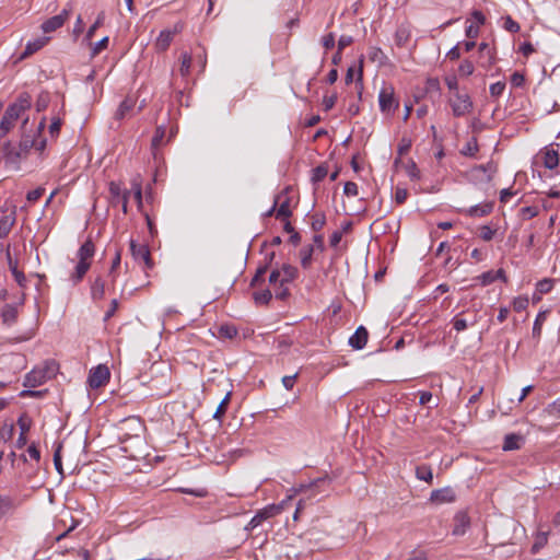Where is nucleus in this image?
<instances>
[{
    "mask_svg": "<svg viewBox=\"0 0 560 560\" xmlns=\"http://www.w3.org/2000/svg\"><path fill=\"white\" fill-rule=\"evenodd\" d=\"M61 444H58V446L56 447L55 452H54V465H55V468L56 470L61 475L63 476V469H62V462H61Z\"/></svg>",
    "mask_w": 560,
    "mask_h": 560,
    "instance_id": "46",
    "label": "nucleus"
},
{
    "mask_svg": "<svg viewBox=\"0 0 560 560\" xmlns=\"http://www.w3.org/2000/svg\"><path fill=\"white\" fill-rule=\"evenodd\" d=\"M253 299L258 305H266L272 299V293L269 289H265L261 291H256L253 293Z\"/></svg>",
    "mask_w": 560,
    "mask_h": 560,
    "instance_id": "35",
    "label": "nucleus"
},
{
    "mask_svg": "<svg viewBox=\"0 0 560 560\" xmlns=\"http://www.w3.org/2000/svg\"><path fill=\"white\" fill-rule=\"evenodd\" d=\"M18 308L12 304H5L1 311L2 323L12 326L18 319Z\"/></svg>",
    "mask_w": 560,
    "mask_h": 560,
    "instance_id": "22",
    "label": "nucleus"
},
{
    "mask_svg": "<svg viewBox=\"0 0 560 560\" xmlns=\"http://www.w3.org/2000/svg\"><path fill=\"white\" fill-rule=\"evenodd\" d=\"M475 67L470 60H463L458 67V73L462 77H469L474 73Z\"/></svg>",
    "mask_w": 560,
    "mask_h": 560,
    "instance_id": "43",
    "label": "nucleus"
},
{
    "mask_svg": "<svg viewBox=\"0 0 560 560\" xmlns=\"http://www.w3.org/2000/svg\"><path fill=\"white\" fill-rule=\"evenodd\" d=\"M464 314L460 313L458 315H456L455 317H453L452 319V324H453V327L456 331H463L465 329L468 328V326H474L476 323H477V319L474 318L472 320L468 322L466 318H463L462 315Z\"/></svg>",
    "mask_w": 560,
    "mask_h": 560,
    "instance_id": "30",
    "label": "nucleus"
},
{
    "mask_svg": "<svg viewBox=\"0 0 560 560\" xmlns=\"http://www.w3.org/2000/svg\"><path fill=\"white\" fill-rule=\"evenodd\" d=\"M495 234V230H493L491 226L489 225H482L480 228V237L481 240H483L485 242H490L493 236Z\"/></svg>",
    "mask_w": 560,
    "mask_h": 560,
    "instance_id": "56",
    "label": "nucleus"
},
{
    "mask_svg": "<svg viewBox=\"0 0 560 560\" xmlns=\"http://www.w3.org/2000/svg\"><path fill=\"white\" fill-rule=\"evenodd\" d=\"M166 129L164 126H158L152 138L151 147L153 150L154 156L156 155L155 151L163 144V140L165 137Z\"/></svg>",
    "mask_w": 560,
    "mask_h": 560,
    "instance_id": "32",
    "label": "nucleus"
},
{
    "mask_svg": "<svg viewBox=\"0 0 560 560\" xmlns=\"http://www.w3.org/2000/svg\"><path fill=\"white\" fill-rule=\"evenodd\" d=\"M105 19V14L101 12L96 19V21L89 27L86 32V39H91L95 33V31L103 25Z\"/></svg>",
    "mask_w": 560,
    "mask_h": 560,
    "instance_id": "44",
    "label": "nucleus"
},
{
    "mask_svg": "<svg viewBox=\"0 0 560 560\" xmlns=\"http://www.w3.org/2000/svg\"><path fill=\"white\" fill-rule=\"evenodd\" d=\"M16 221L15 210L4 213L0 219V238H4L11 232Z\"/></svg>",
    "mask_w": 560,
    "mask_h": 560,
    "instance_id": "17",
    "label": "nucleus"
},
{
    "mask_svg": "<svg viewBox=\"0 0 560 560\" xmlns=\"http://www.w3.org/2000/svg\"><path fill=\"white\" fill-rule=\"evenodd\" d=\"M273 288H275V296L278 300L283 301L290 295V292H289V289L287 285H281V283H280Z\"/></svg>",
    "mask_w": 560,
    "mask_h": 560,
    "instance_id": "57",
    "label": "nucleus"
},
{
    "mask_svg": "<svg viewBox=\"0 0 560 560\" xmlns=\"http://www.w3.org/2000/svg\"><path fill=\"white\" fill-rule=\"evenodd\" d=\"M505 90V83L502 81L492 83L489 88L490 95L493 97H499L503 94Z\"/></svg>",
    "mask_w": 560,
    "mask_h": 560,
    "instance_id": "50",
    "label": "nucleus"
},
{
    "mask_svg": "<svg viewBox=\"0 0 560 560\" xmlns=\"http://www.w3.org/2000/svg\"><path fill=\"white\" fill-rule=\"evenodd\" d=\"M448 104L452 108L454 117H464L469 115L474 109V102L467 92H456L451 94Z\"/></svg>",
    "mask_w": 560,
    "mask_h": 560,
    "instance_id": "2",
    "label": "nucleus"
},
{
    "mask_svg": "<svg viewBox=\"0 0 560 560\" xmlns=\"http://www.w3.org/2000/svg\"><path fill=\"white\" fill-rule=\"evenodd\" d=\"M416 477L419 480H423L425 482L431 483L433 479L432 469L428 465H421L416 468Z\"/></svg>",
    "mask_w": 560,
    "mask_h": 560,
    "instance_id": "34",
    "label": "nucleus"
},
{
    "mask_svg": "<svg viewBox=\"0 0 560 560\" xmlns=\"http://www.w3.org/2000/svg\"><path fill=\"white\" fill-rule=\"evenodd\" d=\"M279 270H281V285L291 283L299 273L298 268L289 264H283Z\"/></svg>",
    "mask_w": 560,
    "mask_h": 560,
    "instance_id": "23",
    "label": "nucleus"
},
{
    "mask_svg": "<svg viewBox=\"0 0 560 560\" xmlns=\"http://www.w3.org/2000/svg\"><path fill=\"white\" fill-rule=\"evenodd\" d=\"M237 335V329L233 325H221L219 336L225 339H233Z\"/></svg>",
    "mask_w": 560,
    "mask_h": 560,
    "instance_id": "41",
    "label": "nucleus"
},
{
    "mask_svg": "<svg viewBox=\"0 0 560 560\" xmlns=\"http://www.w3.org/2000/svg\"><path fill=\"white\" fill-rule=\"evenodd\" d=\"M55 362L46 363L44 368H35L25 375L23 385L31 388L40 386L55 374Z\"/></svg>",
    "mask_w": 560,
    "mask_h": 560,
    "instance_id": "3",
    "label": "nucleus"
},
{
    "mask_svg": "<svg viewBox=\"0 0 560 560\" xmlns=\"http://www.w3.org/2000/svg\"><path fill=\"white\" fill-rule=\"evenodd\" d=\"M408 198V190L405 188L397 187L395 190V201L398 205H402Z\"/></svg>",
    "mask_w": 560,
    "mask_h": 560,
    "instance_id": "61",
    "label": "nucleus"
},
{
    "mask_svg": "<svg viewBox=\"0 0 560 560\" xmlns=\"http://www.w3.org/2000/svg\"><path fill=\"white\" fill-rule=\"evenodd\" d=\"M512 305H513V310L515 312H523L527 308L528 306V299L527 298H523V296H517L513 300L512 302Z\"/></svg>",
    "mask_w": 560,
    "mask_h": 560,
    "instance_id": "48",
    "label": "nucleus"
},
{
    "mask_svg": "<svg viewBox=\"0 0 560 560\" xmlns=\"http://www.w3.org/2000/svg\"><path fill=\"white\" fill-rule=\"evenodd\" d=\"M444 81H445V84L448 88L451 94H454L456 92H460L459 86H458V81H457V78L455 75H447L444 79Z\"/></svg>",
    "mask_w": 560,
    "mask_h": 560,
    "instance_id": "54",
    "label": "nucleus"
},
{
    "mask_svg": "<svg viewBox=\"0 0 560 560\" xmlns=\"http://www.w3.org/2000/svg\"><path fill=\"white\" fill-rule=\"evenodd\" d=\"M95 253V245L91 240L84 242L77 253L79 259L73 272L70 275V280L73 285L80 283L91 267V260Z\"/></svg>",
    "mask_w": 560,
    "mask_h": 560,
    "instance_id": "1",
    "label": "nucleus"
},
{
    "mask_svg": "<svg viewBox=\"0 0 560 560\" xmlns=\"http://www.w3.org/2000/svg\"><path fill=\"white\" fill-rule=\"evenodd\" d=\"M5 256H7L9 269H10L12 276L14 277V280L18 282V284L21 288H25L26 282H27L26 277L23 273V271H20L18 269V261L12 259L11 252H10V245H7V247H5Z\"/></svg>",
    "mask_w": 560,
    "mask_h": 560,
    "instance_id": "15",
    "label": "nucleus"
},
{
    "mask_svg": "<svg viewBox=\"0 0 560 560\" xmlns=\"http://www.w3.org/2000/svg\"><path fill=\"white\" fill-rule=\"evenodd\" d=\"M311 219V226L315 232H319L326 224V217L324 213H314Z\"/></svg>",
    "mask_w": 560,
    "mask_h": 560,
    "instance_id": "38",
    "label": "nucleus"
},
{
    "mask_svg": "<svg viewBox=\"0 0 560 560\" xmlns=\"http://www.w3.org/2000/svg\"><path fill=\"white\" fill-rule=\"evenodd\" d=\"M493 210L492 202H485L476 206H471L466 210V214L471 218H482L490 214Z\"/></svg>",
    "mask_w": 560,
    "mask_h": 560,
    "instance_id": "20",
    "label": "nucleus"
},
{
    "mask_svg": "<svg viewBox=\"0 0 560 560\" xmlns=\"http://www.w3.org/2000/svg\"><path fill=\"white\" fill-rule=\"evenodd\" d=\"M280 279H281V270H279V268H276L270 272L268 281L272 287H276V285L280 284Z\"/></svg>",
    "mask_w": 560,
    "mask_h": 560,
    "instance_id": "63",
    "label": "nucleus"
},
{
    "mask_svg": "<svg viewBox=\"0 0 560 560\" xmlns=\"http://www.w3.org/2000/svg\"><path fill=\"white\" fill-rule=\"evenodd\" d=\"M110 378V372L106 365L100 364L90 370L88 383L91 388L104 386Z\"/></svg>",
    "mask_w": 560,
    "mask_h": 560,
    "instance_id": "7",
    "label": "nucleus"
},
{
    "mask_svg": "<svg viewBox=\"0 0 560 560\" xmlns=\"http://www.w3.org/2000/svg\"><path fill=\"white\" fill-rule=\"evenodd\" d=\"M71 13V8H65L59 14L49 18L42 24V30L44 33H51L56 30L60 28L65 22L69 19Z\"/></svg>",
    "mask_w": 560,
    "mask_h": 560,
    "instance_id": "9",
    "label": "nucleus"
},
{
    "mask_svg": "<svg viewBox=\"0 0 560 560\" xmlns=\"http://www.w3.org/2000/svg\"><path fill=\"white\" fill-rule=\"evenodd\" d=\"M524 82H525V77L523 73L516 71L511 75V84L513 86L521 88V86H523Z\"/></svg>",
    "mask_w": 560,
    "mask_h": 560,
    "instance_id": "62",
    "label": "nucleus"
},
{
    "mask_svg": "<svg viewBox=\"0 0 560 560\" xmlns=\"http://www.w3.org/2000/svg\"><path fill=\"white\" fill-rule=\"evenodd\" d=\"M191 66V56L188 52H183L180 57V68L179 72L182 75H187L189 73Z\"/></svg>",
    "mask_w": 560,
    "mask_h": 560,
    "instance_id": "42",
    "label": "nucleus"
},
{
    "mask_svg": "<svg viewBox=\"0 0 560 560\" xmlns=\"http://www.w3.org/2000/svg\"><path fill=\"white\" fill-rule=\"evenodd\" d=\"M109 194L112 196L113 205H121V209L124 213L128 212V200H129V191H122L120 186L114 182L109 184Z\"/></svg>",
    "mask_w": 560,
    "mask_h": 560,
    "instance_id": "11",
    "label": "nucleus"
},
{
    "mask_svg": "<svg viewBox=\"0 0 560 560\" xmlns=\"http://www.w3.org/2000/svg\"><path fill=\"white\" fill-rule=\"evenodd\" d=\"M105 295V281L102 277H97L91 285V296L93 300H102Z\"/></svg>",
    "mask_w": 560,
    "mask_h": 560,
    "instance_id": "28",
    "label": "nucleus"
},
{
    "mask_svg": "<svg viewBox=\"0 0 560 560\" xmlns=\"http://www.w3.org/2000/svg\"><path fill=\"white\" fill-rule=\"evenodd\" d=\"M290 187H285L281 192H279L275 198H279L276 218L277 219H288L292 215V211L290 210V197L288 192L290 191Z\"/></svg>",
    "mask_w": 560,
    "mask_h": 560,
    "instance_id": "12",
    "label": "nucleus"
},
{
    "mask_svg": "<svg viewBox=\"0 0 560 560\" xmlns=\"http://www.w3.org/2000/svg\"><path fill=\"white\" fill-rule=\"evenodd\" d=\"M478 66L488 70L495 62V52L488 43H480L478 47Z\"/></svg>",
    "mask_w": 560,
    "mask_h": 560,
    "instance_id": "10",
    "label": "nucleus"
},
{
    "mask_svg": "<svg viewBox=\"0 0 560 560\" xmlns=\"http://www.w3.org/2000/svg\"><path fill=\"white\" fill-rule=\"evenodd\" d=\"M477 279L482 285H488L497 280V273L493 270H489L481 273Z\"/></svg>",
    "mask_w": 560,
    "mask_h": 560,
    "instance_id": "47",
    "label": "nucleus"
},
{
    "mask_svg": "<svg viewBox=\"0 0 560 560\" xmlns=\"http://www.w3.org/2000/svg\"><path fill=\"white\" fill-rule=\"evenodd\" d=\"M470 526V518L464 511H459L454 516L453 535L463 536Z\"/></svg>",
    "mask_w": 560,
    "mask_h": 560,
    "instance_id": "14",
    "label": "nucleus"
},
{
    "mask_svg": "<svg viewBox=\"0 0 560 560\" xmlns=\"http://www.w3.org/2000/svg\"><path fill=\"white\" fill-rule=\"evenodd\" d=\"M121 262V250L119 248L116 249L115 256L112 261V266L109 269V276L113 277V281H115V271L120 266Z\"/></svg>",
    "mask_w": 560,
    "mask_h": 560,
    "instance_id": "51",
    "label": "nucleus"
},
{
    "mask_svg": "<svg viewBox=\"0 0 560 560\" xmlns=\"http://www.w3.org/2000/svg\"><path fill=\"white\" fill-rule=\"evenodd\" d=\"M281 513V505L269 504L264 509L259 510L254 517L249 521L246 530H253L257 526H259L264 521L271 518Z\"/></svg>",
    "mask_w": 560,
    "mask_h": 560,
    "instance_id": "6",
    "label": "nucleus"
},
{
    "mask_svg": "<svg viewBox=\"0 0 560 560\" xmlns=\"http://www.w3.org/2000/svg\"><path fill=\"white\" fill-rule=\"evenodd\" d=\"M273 258H275V253L273 252L266 256V262H265L264 266H260L256 270V273H255V276L253 277V279L250 281V287H256V285H258V283L260 281H262V277L266 273V271L268 270L269 265L271 264Z\"/></svg>",
    "mask_w": 560,
    "mask_h": 560,
    "instance_id": "26",
    "label": "nucleus"
},
{
    "mask_svg": "<svg viewBox=\"0 0 560 560\" xmlns=\"http://www.w3.org/2000/svg\"><path fill=\"white\" fill-rule=\"evenodd\" d=\"M313 253H314V245H305L300 249L301 266L304 269L311 268Z\"/></svg>",
    "mask_w": 560,
    "mask_h": 560,
    "instance_id": "29",
    "label": "nucleus"
},
{
    "mask_svg": "<svg viewBox=\"0 0 560 560\" xmlns=\"http://www.w3.org/2000/svg\"><path fill=\"white\" fill-rule=\"evenodd\" d=\"M546 319V313L545 312H540L535 322H534V325H533V337L534 338H537L539 339L540 338V335H541V327H542V323L545 322Z\"/></svg>",
    "mask_w": 560,
    "mask_h": 560,
    "instance_id": "40",
    "label": "nucleus"
},
{
    "mask_svg": "<svg viewBox=\"0 0 560 560\" xmlns=\"http://www.w3.org/2000/svg\"><path fill=\"white\" fill-rule=\"evenodd\" d=\"M49 104V94L40 93L36 100L35 106L37 112L45 110Z\"/></svg>",
    "mask_w": 560,
    "mask_h": 560,
    "instance_id": "49",
    "label": "nucleus"
},
{
    "mask_svg": "<svg viewBox=\"0 0 560 560\" xmlns=\"http://www.w3.org/2000/svg\"><path fill=\"white\" fill-rule=\"evenodd\" d=\"M369 338V332L364 326H359L354 334L349 338V346L355 350H361L365 347Z\"/></svg>",
    "mask_w": 560,
    "mask_h": 560,
    "instance_id": "16",
    "label": "nucleus"
},
{
    "mask_svg": "<svg viewBox=\"0 0 560 560\" xmlns=\"http://www.w3.org/2000/svg\"><path fill=\"white\" fill-rule=\"evenodd\" d=\"M524 443L523 435L518 433H509L504 436L502 448L503 451H515L522 447Z\"/></svg>",
    "mask_w": 560,
    "mask_h": 560,
    "instance_id": "19",
    "label": "nucleus"
},
{
    "mask_svg": "<svg viewBox=\"0 0 560 560\" xmlns=\"http://www.w3.org/2000/svg\"><path fill=\"white\" fill-rule=\"evenodd\" d=\"M479 150L478 142L476 138H471L466 142V144L462 148L460 153L465 156H475Z\"/></svg>",
    "mask_w": 560,
    "mask_h": 560,
    "instance_id": "36",
    "label": "nucleus"
},
{
    "mask_svg": "<svg viewBox=\"0 0 560 560\" xmlns=\"http://www.w3.org/2000/svg\"><path fill=\"white\" fill-rule=\"evenodd\" d=\"M407 174L411 179H419L420 178V171L415 162H411L407 166Z\"/></svg>",
    "mask_w": 560,
    "mask_h": 560,
    "instance_id": "64",
    "label": "nucleus"
},
{
    "mask_svg": "<svg viewBox=\"0 0 560 560\" xmlns=\"http://www.w3.org/2000/svg\"><path fill=\"white\" fill-rule=\"evenodd\" d=\"M31 107V96L26 93L21 94L15 103L11 104L4 115H7L14 122L21 117V115Z\"/></svg>",
    "mask_w": 560,
    "mask_h": 560,
    "instance_id": "8",
    "label": "nucleus"
},
{
    "mask_svg": "<svg viewBox=\"0 0 560 560\" xmlns=\"http://www.w3.org/2000/svg\"><path fill=\"white\" fill-rule=\"evenodd\" d=\"M328 174V167L325 164H320L312 171V182L317 184L322 182Z\"/></svg>",
    "mask_w": 560,
    "mask_h": 560,
    "instance_id": "37",
    "label": "nucleus"
},
{
    "mask_svg": "<svg viewBox=\"0 0 560 560\" xmlns=\"http://www.w3.org/2000/svg\"><path fill=\"white\" fill-rule=\"evenodd\" d=\"M494 172L495 168L491 163H488L487 165H478L471 170L472 175H475L476 177H479V175H481L480 178L485 179L486 182H490L492 179Z\"/></svg>",
    "mask_w": 560,
    "mask_h": 560,
    "instance_id": "25",
    "label": "nucleus"
},
{
    "mask_svg": "<svg viewBox=\"0 0 560 560\" xmlns=\"http://www.w3.org/2000/svg\"><path fill=\"white\" fill-rule=\"evenodd\" d=\"M327 480H328V476L319 477V478L313 480L310 485L300 486V488L296 490V492H303V491L311 490L315 487H318L320 483L326 482Z\"/></svg>",
    "mask_w": 560,
    "mask_h": 560,
    "instance_id": "53",
    "label": "nucleus"
},
{
    "mask_svg": "<svg viewBox=\"0 0 560 560\" xmlns=\"http://www.w3.org/2000/svg\"><path fill=\"white\" fill-rule=\"evenodd\" d=\"M107 45H108V37L105 36L101 40L95 43V45L92 48V56L98 55L102 50H104L107 47Z\"/></svg>",
    "mask_w": 560,
    "mask_h": 560,
    "instance_id": "60",
    "label": "nucleus"
},
{
    "mask_svg": "<svg viewBox=\"0 0 560 560\" xmlns=\"http://www.w3.org/2000/svg\"><path fill=\"white\" fill-rule=\"evenodd\" d=\"M378 105L383 114L394 115L399 106V101L395 96V89L393 85H384L378 93Z\"/></svg>",
    "mask_w": 560,
    "mask_h": 560,
    "instance_id": "4",
    "label": "nucleus"
},
{
    "mask_svg": "<svg viewBox=\"0 0 560 560\" xmlns=\"http://www.w3.org/2000/svg\"><path fill=\"white\" fill-rule=\"evenodd\" d=\"M230 399H231V393L229 392L224 398L221 400V402L219 404L215 412L213 413V419L218 420L219 422L222 421L226 410H228V406L230 404Z\"/></svg>",
    "mask_w": 560,
    "mask_h": 560,
    "instance_id": "33",
    "label": "nucleus"
},
{
    "mask_svg": "<svg viewBox=\"0 0 560 560\" xmlns=\"http://www.w3.org/2000/svg\"><path fill=\"white\" fill-rule=\"evenodd\" d=\"M553 287V280L544 279L537 283V291L541 294H546L551 291Z\"/></svg>",
    "mask_w": 560,
    "mask_h": 560,
    "instance_id": "55",
    "label": "nucleus"
},
{
    "mask_svg": "<svg viewBox=\"0 0 560 560\" xmlns=\"http://www.w3.org/2000/svg\"><path fill=\"white\" fill-rule=\"evenodd\" d=\"M455 499V491L451 487L433 490L430 495V500L438 504L451 503L454 502Z\"/></svg>",
    "mask_w": 560,
    "mask_h": 560,
    "instance_id": "13",
    "label": "nucleus"
},
{
    "mask_svg": "<svg viewBox=\"0 0 560 560\" xmlns=\"http://www.w3.org/2000/svg\"><path fill=\"white\" fill-rule=\"evenodd\" d=\"M178 31L177 25L175 26V30L172 32L170 30H164L160 33V35L156 38L155 47L156 49L164 51L166 50L174 37V34Z\"/></svg>",
    "mask_w": 560,
    "mask_h": 560,
    "instance_id": "21",
    "label": "nucleus"
},
{
    "mask_svg": "<svg viewBox=\"0 0 560 560\" xmlns=\"http://www.w3.org/2000/svg\"><path fill=\"white\" fill-rule=\"evenodd\" d=\"M410 39V31L407 26H399L395 32V43L397 46H405Z\"/></svg>",
    "mask_w": 560,
    "mask_h": 560,
    "instance_id": "31",
    "label": "nucleus"
},
{
    "mask_svg": "<svg viewBox=\"0 0 560 560\" xmlns=\"http://www.w3.org/2000/svg\"><path fill=\"white\" fill-rule=\"evenodd\" d=\"M130 252L133 257V259L143 264V268L145 270H151L154 267V262L151 257L150 249L144 244H138L135 240L130 241Z\"/></svg>",
    "mask_w": 560,
    "mask_h": 560,
    "instance_id": "5",
    "label": "nucleus"
},
{
    "mask_svg": "<svg viewBox=\"0 0 560 560\" xmlns=\"http://www.w3.org/2000/svg\"><path fill=\"white\" fill-rule=\"evenodd\" d=\"M544 166L548 170H553L559 164V153L555 149L545 148L544 158H542Z\"/></svg>",
    "mask_w": 560,
    "mask_h": 560,
    "instance_id": "24",
    "label": "nucleus"
},
{
    "mask_svg": "<svg viewBox=\"0 0 560 560\" xmlns=\"http://www.w3.org/2000/svg\"><path fill=\"white\" fill-rule=\"evenodd\" d=\"M14 506L12 498L0 495V518H2Z\"/></svg>",
    "mask_w": 560,
    "mask_h": 560,
    "instance_id": "39",
    "label": "nucleus"
},
{
    "mask_svg": "<svg viewBox=\"0 0 560 560\" xmlns=\"http://www.w3.org/2000/svg\"><path fill=\"white\" fill-rule=\"evenodd\" d=\"M503 27L504 30L511 33H517L521 28L520 24L516 21H514L510 15L504 18Z\"/></svg>",
    "mask_w": 560,
    "mask_h": 560,
    "instance_id": "52",
    "label": "nucleus"
},
{
    "mask_svg": "<svg viewBox=\"0 0 560 560\" xmlns=\"http://www.w3.org/2000/svg\"><path fill=\"white\" fill-rule=\"evenodd\" d=\"M45 192V189L43 187H38L36 189L30 190L26 195V199L30 202L37 201Z\"/></svg>",
    "mask_w": 560,
    "mask_h": 560,
    "instance_id": "59",
    "label": "nucleus"
},
{
    "mask_svg": "<svg viewBox=\"0 0 560 560\" xmlns=\"http://www.w3.org/2000/svg\"><path fill=\"white\" fill-rule=\"evenodd\" d=\"M14 121L10 119L7 115H3L0 121V138L4 137L10 129L14 126Z\"/></svg>",
    "mask_w": 560,
    "mask_h": 560,
    "instance_id": "45",
    "label": "nucleus"
},
{
    "mask_svg": "<svg viewBox=\"0 0 560 560\" xmlns=\"http://www.w3.org/2000/svg\"><path fill=\"white\" fill-rule=\"evenodd\" d=\"M48 40H49L48 37H42V38H37L33 42H28L23 54H22V58L28 57V56L33 55L34 52L38 51L48 43Z\"/></svg>",
    "mask_w": 560,
    "mask_h": 560,
    "instance_id": "27",
    "label": "nucleus"
},
{
    "mask_svg": "<svg viewBox=\"0 0 560 560\" xmlns=\"http://www.w3.org/2000/svg\"><path fill=\"white\" fill-rule=\"evenodd\" d=\"M343 194L348 197L358 196V185L353 182H347L343 187Z\"/></svg>",
    "mask_w": 560,
    "mask_h": 560,
    "instance_id": "58",
    "label": "nucleus"
},
{
    "mask_svg": "<svg viewBox=\"0 0 560 560\" xmlns=\"http://www.w3.org/2000/svg\"><path fill=\"white\" fill-rule=\"evenodd\" d=\"M136 106V100L131 96H127L119 105L118 109L115 113L116 119H124L131 115L133 108Z\"/></svg>",
    "mask_w": 560,
    "mask_h": 560,
    "instance_id": "18",
    "label": "nucleus"
}]
</instances>
